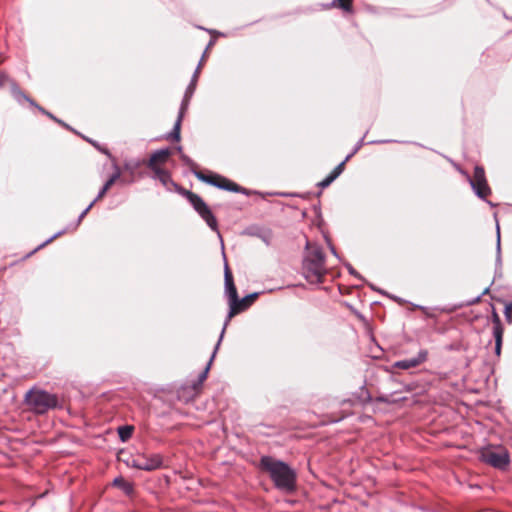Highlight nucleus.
I'll use <instances>...</instances> for the list:
<instances>
[{
	"label": "nucleus",
	"instance_id": "f257e3e1",
	"mask_svg": "<svg viewBox=\"0 0 512 512\" xmlns=\"http://www.w3.org/2000/svg\"><path fill=\"white\" fill-rule=\"evenodd\" d=\"M302 272L305 279L311 284L323 282L327 269L325 266V256L321 247L307 242Z\"/></svg>",
	"mask_w": 512,
	"mask_h": 512
},
{
	"label": "nucleus",
	"instance_id": "f03ea898",
	"mask_svg": "<svg viewBox=\"0 0 512 512\" xmlns=\"http://www.w3.org/2000/svg\"><path fill=\"white\" fill-rule=\"evenodd\" d=\"M261 466L269 473L278 489L283 491L294 490L296 474L286 463L265 456L261 458Z\"/></svg>",
	"mask_w": 512,
	"mask_h": 512
},
{
	"label": "nucleus",
	"instance_id": "7ed1b4c3",
	"mask_svg": "<svg viewBox=\"0 0 512 512\" xmlns=\"http://www.w3.org/2000/svg\"><path fill=\"white\" fill-rule=\"evenodd\" d=\"M28 407L37 414H43L57 406L58 400L54 394L40 389H31L25 395Z\"/></svg>",
	"mask_w": 512,
	"mask_h": 512
},
{
	"label": "nucleus",
	"instance_id": "20e7f679",
	"mask_svg": "<svg viewBox=\"0 0 512 512\" xmlns=\"http://www.w3.org/2000/svg\"><path fill=\"white\" fill-rule=\"evenodd\" d=\"M129 467L144 471H153L165 467L164 457L159 453H141L131 455L125 460Z\"/></svg>",
	"mask_w": 512,
	"mask_h": 512
},
{
	"label": "nucleus",
	"instance_id": "39448f33",
	"mask_svg": "<svg viewBox=\"0 0 512 512\" xmlns=\"http://www.w3.org/2000/svg\"><path fill=\"white\" fill-rule=\"evenodd\" d=\"M182 194L187 198L195 211L201 216L207 225L213 231H218L217 220L203 199L197 194L188 190H183Z\"/></svg>",
	"mask_w": 512,
	"mask_h": 512
},
{
	"label": "nucleus",
	"instance_id": "423d86ee",
	"mask_svg": "<svg viewBox=\"0 0 512 512\" xmlns=\"http://www.w3.org/2000/svg\"><path fill=\"white\" fill-rule=\"evenodd\" d=\"M200 67H201V63H199L196 71L193 74L191 82H190V84L188 85V87H187V89L185 91V95H184L182 103H181V107H180L178 118H177V120L175 122V125H174V128H173L172 132L170 133V138L172 140H174V141H179L180 140L181 121H182V118H183V115H184L185 111L188 108L190 99L192 98V95H193V93L195 91L196 83H197L198 75H199V71H200Z\"/></svg>",
	"mask_w": 512,
	"mask_h": 512
},
{
	"label": "nucleus",
	"instance_id": "0eeeda50",
	"mask_svg": "<svg viewBox=\"0 0 512 512\" xmlns=\"http://www.w3.org/2000/svg\"><path fill=\"white\" fill-rule=\"evenodd\" d=\"M225 292H226L227 297L229 299L230 309H229V313H228L227 319L225 321L224 328H223V330L221 332V338H223L226 326L228 325V323L231 320V318L239 313V309L237 307L238 293H237V289H236V287L234 285L232 274H231V272H230V270H229L227 265L225 266Z\"/></svg>",
	"mask_w": 512,
	"mask_h": 512
},
{
	"label": "nucleus",
	"instance_id": "6e6552de",
	"mask_svg": "<svg viewBox=\"0 0 512 512\" xmlns=\"http://www.w3.org/2000/svg\"><path fill=\"white\" fill-rule=\"evenodd\" d=\"M195 176L208 184H211L213 186H216L220 189L227 190V191H233V192H240L241 188L234 182L230 181L229 179L218 175V174H210L206 175L203 172L195 171Z\"/></svg>",
	"mask_w": 512,
	"mask_h": 512
},
{
	"label": "nucleus",
	"instance_id": "1a4fd4ad",
	"mask_svg": "<svg viewBox=\"0 0 512 512\" xmlns=\"http://www.w3.org/2000/svg\"><path fill=\"white\" fill-rule=\"evenodd\" d=\"M482 460L498 469H504L509 464V454L503 448L486 449L481 453Z\"/></svg>",
	"mask_w": 512,
	"mask_h": 512
},
{
	"label": "nucleus",
	"instance_id": "9d476101",
	"mask_svg": "<svg viewBox=\"0 0 512 512\" xmlns=\"http://www.w3.org/2000/svg\"><path fill=\"white\" fill-rule=\"evenodd\" d=\"M469 181L475 194L479 198L485 199L491 193L485 177V171L482 167H475L473 177L470 178Z\"/></svg>",
	"mask_w": 512,
	"mask_h": 512
},
{
	"label": "nucleus",
	"instance_id": "9b49d317",
	"mask_svg": "<svg viewBox=\"0 0 512 512\" xmlns=\"http://www.w3.org/2000/svg\"><path fill=\"white\" fill-rule=\"evenodd\" d=\"M428 352L426 350H420L416 357L410 359L400 360L394 363V367L402 370H408L415 368L427 360Z\"/></svg>",
	"mask_w": 512,
	"mask_h": 512
},
{
	"label": "nucleus",
	"instance_id": "f8f14e48",
	"mask_svg": "<svg viewBox=\"0 0 512 512\" xmlns=\"http://www.w3.org/2000/svg\"><path fill=\"white\" fill-rule=\"evenodd\" d=\"M170 155H171V150L169 148L157 150L154 153H152V155L150 156L147 166L151 170H156L157 168H160L161 164H164L167 162Z\"/></svg>",
	"mask_w": 512,
	"mask_h": 512
},
{
	"label": "nucleus",
	"instance_id": "ddd939ff",
	"mask_svg": "<svg viewBox=\"0 0 512 512\" xmlns=\"http://www.w3.org/2000/svg\"><path fill=\"white\" fill-rule=\"evenodd\" d=\"M152 171L155 174V178L158 179L164 186L172 183L171 175L167 170L160 167Z\"/></svg>",
	"mask_w": 512,
	"mask_h": 512
},
{
	"label": "nucleus",
	"instance_id": "4468645a",
	"mask_svg": "<svg viewBox=\"0 0 512 512\" xmlns=\"http://www.w3.org/2000/svg\"><path fill=\"white\" fill-rule=\"evenodd\" d=\"M257 297V293H252L250 295L245 296L242 299L238 298L237 307L239 309V313L247 309L256 300Z\"/></svg>",
	"mask_w": 512,
	"mask_h": 512
},
{
	"label": "nucleus",
	"instance_id": "2eb2a0df",
	"mask_svg": "<svg viewBox=\"0 0 512 512\" xmlns=\"http://www.w3.org/2000/svg\"><path fill=\"white\" fill-rule=\"evenodd\" d=\"M493 336L495 338V353L499 356L502 347L503 328L499 326L493 327Z\"/></svg>",
	"mask_w": 512,
	"mask_h": 512
},
{
	"label": "nucleus",
	"instance_id": "dca6fc26",
	"mask_svg": "<svg viewBox=\"0 0 512 512\" xmlns=\"http://www.w3.org/2000/svg\"><path fill=\"white\" fill-rule=\"evenodd\" d=\"M113 485L122 489L127 495H130L133 492V485L122 477L115 478Z\"/></svg>",
	"mask_w": 512,
	"mask_h": 512
},
{
	"label": "nucleus",
	"instance_id": "f3484780",
	"mask_svg": "<svg viewBox=\"0 0 512 512\" xmlns=\"http://www.w3.org/2000/svg\"><path fill=\"white\" fill-rule=\"evenodd\" d=\"M133 433V427L129 425L120 426L118 428V435L121 441L126 442L129 440Z\"/></svg>",
	"mask_w": 512,
	"mask_h": 512
},
{
	"label": "nucleus",
	"instance_id": "a211bd4d",
	"mask_svg": "<svg viewBox=\"0 0 512 512\" xmlns=\"http://www.w3.org/2000/svg\"><path fill=\"white\" fill-rule=\"evenodd\" d=\"M221 340H222V338L220 337V338H219V341H218V343H217V345H216V348H215V350H214V352H213V354H212V357H211V359H210V361H209V363H208V365L206 366L205 370H204V371L199 375V383H202V382H204V381L206 380V378H207V374H208V371H209V369H210V365H211L212 360H213V358H214V356H215V353H216V351H217V349H218V347H219V345H220Z\"/></svg>",
	"mask_w": 512,
	"mask_h": 512
},
{
	"label": "nucleus",
	"instance_id": "6ab92c4d",
	"mask_svg": "<svg viewBox=\"0 0 512 512\" xmlns=\"http://www.w3.org/2000/svg\"><path fill=\"white\" fill-rule=\"evenodd\" d=\"M16 96L17 97H22L24 98L25 100H27L31 105L37 107L42 113L46 114L47 116H49L50 118L56 120L57 122H59L51 113L45 111L43 108L39 107L38 105L35 104L34 101H32L30 98H28L25 94H23L21 91H17L16 92Z\"/></svg>",
	"mask_w": 512,
	"mask_h": 512
},
{
	"label": "nucleus",
	"instance_id": "aec40b11",
	"mask_svg": "<svg viewBox=\"0 0 512 512\" xmlns=\"http://www.w3.org/2000/svg\"><path fill=\"white\" fill-rule=\"evenodd\" d=\"M352 154H349L345 160L343 162H341L340 164H338L335 169L330 173L333 175V177L336 179L343 171L344 169V165L346 163V161H348L350 158H351Z\"/></svg>",
	"mask_w": 512,
	"mask_h": 512
},
{
	"label": "nucleus",
	"instance_id": "412c9836",
	"mask_svg": "<svg viewBox=\"0 0 512 512\" xmlns=\"http://www.w3.org/2000/svg\"><path fill=\"white\" fill-rule=\"evenodd\" d=\"M120 172L117 169V171L105 182L103 185L107 190L111 188V186L119 179Z\"/></svg>",
	"mask_w": 512,
	"mask_h": 512
},
{
	"label": "nucleus",
	"instance_id": "4be33fe9",
	"mask_svg": "<svg viewBox=\"0 0 512 512\" xmlns=\"http://www.w3.org/2000/svg\"><path fill=\"white\" fill-rule=\"evenodd\" d=\"M338 7L344 11L350 12L352 10V0H336Z\"/></svg>",
	"mask_w": 512,
	"mask_h": 512
},
{
	"label": "nucleus",
	"instance_id": "5701e85b",
	"mask_svg": "<svg viewBox=\"0 0 512 512\" xmlns=\"http://www.w3.org/2000/svg\"><path fill=\"white\" fill-rule=\"evenodd\" d=\"M334 180L335 178L333 177V175L329 174L325 179H323L319 183V186H321L322 188L328 187Z\"/></svg>",
	"mask_w": 512,
	"mask_h": 512
},
{
	"label": "nucleus",
	"instance_id": "b1692460",
	"mask_svg": "<svg viewBox=\"0 0 512 512\" xmlns=\"http://www.w3.org/2000/svg\"><path fill=\"white\" fill-rule=\"evenodd\" d=\"M415 308L422 311V313L425 314L427 317H431V318L435 317V315L430 311V309L428 307L417 305V306H415Z\"/></svg>",
	"mask_w": 512,
	"mask_h": 512
},
{
	"label": "nucleus",
	"instance_id": "393cba45",
	"mask_svg": "<svg viewBox=\"0 0 512 512\" xmlns=\"http://www.w3.org/2000/svg\"><path fill=\"white\" fill-rule=\"evenodd\" d=\"M107 191H108V190L103 186V187L101 188V190L99 191V193H98L97 197L94 199V201H93V202L95 203L96 201H98L99 199H101V198H102V197L107 193Z\"/></svg>",
	"mask_w": 512,
	"mask_h": 512
},
{
	"label": "nucleus",
	"instance_id": "a878e982",
	"mask_svg": "<svg viewBox=\"0 0 512 512\" xmlns=\"http://www.w3.org/2000/svg\"><path fill=\"white\" fill-rule=\"evenodd\" d=\"M93 205L94 202H91L90 205L80 214L78 219L79 222L85 217V215L88 213V211L92 208Z\"/></svg>",
	"mask_w": 512,
	"mask_h": 512
},
{
	"label": "nucleus",
	"instance_id": "bb28decb",
	"mask_svg": "<svg viewBox=\"0 0 512 512\" xmlns=\"http://www.w3.org/2000/svg\"><path fill=\"white\" fill-rule=\"evenodd\" d=\"M497 251L500 253V229L499 226H497Z\"/></svg>",
	"mask_w": 512,
	"mask_h": 512
},
{
	"label": "nucleus",
	"instance_id": "cd10ccee",
	"mask_svg": "<svg viewBox=\"0 0 512 512\" xmlns=\"http://www.w3.org/2000/svg\"><path fill=\"white\" fill-rule=\"evenodd\" d=\"M497 326L502 327V325H501V322H500V319H499L498 315H497V314H494V326H493V327H497Z\"/></svg>",
	"mask_w": 512,
	"mask_h": 512
},
{
	"label": "nucleus",
	"instance_id": "c85d7f7f",
	"mask_svg": "<svg viewBox=\"0 0 512 512\" xmlns=\"http://www.w3.org/2000/svg\"><path fill=\"white\" fill-rule=\"evenodd\" d=\"M181 159H182V160H183V162H184V163H186V164H189V165H190V164H192L191 159H190L188 156L184 155V154H181Z\"/></svg>",
	"mask_w": 512,
	"mask_h": 512
},
{
	"label": "nucleus",
	"instance_id": "c756f323",
	"mask_svg": "<svg viewBox=\"0 0 512 512\" xmlns=\"http://www.w3.org/2000/svg\"><path fill=\"white\" fill-rule=\"evenodd\" d=\"M6 80H7V77L4 75H1L0 76V86L4 85V81H6Z\"/></svg>",
	"mask_w": 512,
	"mask_h": 512
},
{
	"label": "nucleus",
	"instance_id": "7c9ffc66",
	"mask_svg": "<svg viewBox=\"0 0 512 512\" xmlns=\"http://www.w3.org/2000/svg\"><path fill=\"white\" fill-rule=\"evenodd\" d=\"M349 271H350L351 274H356L355 271L352 268H350Z\"/></svg>",
	"mask_w": 512,
	"mask_h": 512
},
{
	"label": "nucleus",
	"instance_id": "2f4dec72",
	"mask_svg": "<svg viewBox=\"0 0 512 512\" xmlns=\"http://www.w3.org/2000/svg\"><path fill=\"white\" fill-rule=\"evenodd\" d=\"M56 235L55 236H52V238H50L47 242H50L51 240L55 239Z\"/></svg>",
	"mask_w": 512,
	"mask_h": 512
},
{
	"label": "nucleus",
	"instance_id": "473e14b6",
	"mask_svg": "<svg viewBox=\"0 0 512 512\" xmlns=\"http://www.w3.org/2000/svg\"><path fill=\"white\" fill-rule=\"evenodd\" d=\"M177 150H178L179 152H181V151H182V147H181V146H179V147L177 148Z\"/></svg>",
	"mask_w": 512,
	"mask_h": 512
}]
</instances>
